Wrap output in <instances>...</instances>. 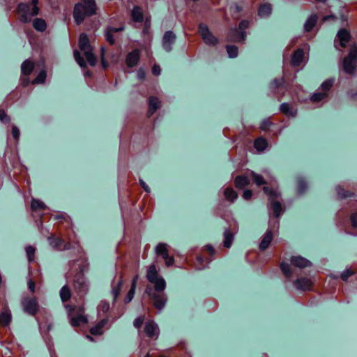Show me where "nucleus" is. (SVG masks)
<instances>
[{
    "mask_svg": "<svg viewBox=\"0 0 357 357\" xmlns=\"http://www.w3.org/2000/svg\"><path fill=\"white\" fill-rule=\"evenodd\" d=\"M148 280L154 284L153 289L148 286L146 288V294L153 301L154 306L159 311L165 306L167 298L164 294H161L166 287V282L162 277L159 276L154 264L151 265L147 271Z\"/></svg>",
    "mask_w": 357,
    "mask_h": 357,
    "instance_id": "nucleus-1",
    "label": "nucleus"
},
{
    "mask_svg": "<svg viewBox=\"0 0 357 357\" xmlns=\"http://www.w3.org/2000/svg\"><path fill=\"white\" fill-rule=\"evenodd\" d=\"M96 3L95 0H83L75 4L73 10V17L77 24L83 22L85 17L96 13Z\"/></svg>",
    "mask_w": 357,
    "mask_h": 357,
    "instance_id": "nucleus-2",
    "label": "nucleus"
},
{
    "mask_svg": "<svg viewBox=\"0 0 357 357\" xmlns=\"http://www.w3.org/2000/svg\"><path fill=\"white\" fill-rule=\"evenodd\" d=\"M38 0H32L29 3H21L18 5L17 13L21 22L24 23L30 22L33 17L38 14Z\"/></svg>",
    "mask_w": 357,
    "mask_h": 357,
    "instance_id": "nucleus-3",
    "label": "nucleus"
},
{
    "mask_svg": "<svg viewBox=\"0 0 357 357\" xmlns=\"http://www.w3.org/2000/svg\"><path fill=\"white\" fill-rule=\"evenodd\" d=\"M79 47L87 59L89 63L94 66L96 64V58L92 52V48L89 45V38L86 33H82L79 39Z\"/></svg>",
    "mask_w": 357,
    "mask_h": 357,
    "instance_id": "nucleus-4",
    "label": "nucleus"
},
{
    "mask_svg": "<svg viewBox=\"0 0 357 357\" xmlns=\"http://www.w3.org/2000/svg\"><path fill=\"white\" fill-rule=\"evenodd\" d=\"M248 21H241L239 24L238 29L234 28L230 30L228 36L229 40L234 42L244 41L246 37V33L245 30L248 27Z\"/></svg>",
    "mask_w": 357,
    "mask_h": 357,
    "instance_id": "nucleus-5",
    "label": "nucleus"
},
{
    "mask_svg": "<svg viewBox=\"0 0 357 357\" xmlns=\"http://www.w3.org/2000/svg\"><path fill=\"white\" fill-rule=\"evenodd\" d=\"M264 191L268 195L269 200L272 202V209L274 215L276 219L278 218L282 213V208L280 203L275 200L280 195V192L276 190H269L268 187H264Z\"/></svg>",
    "mask_w": 357,
    "mask_h": 357,
    "instance_id": "nucleus-6",
    "label": "nucleus"
},
{
    "mask_svg": "<svg viewBox=\"0 0 357 357\" xmlns=\"http://www.w3.org/2000/svg\"><path fill=\"white\" fill-rule=\"evenodd\" d=\"M343 69L347 74H353L357 70V50L352 49L343 60Z\"/></svg>",
    "mask_w": 357,
    "mask_h": 357,
    "instance_id": "nucleus-7",
    "label": "nucleus"
},
{
    "mask_svg": "<svg viewBox=\"0 0 357 357\" xmlns=\"http://www.w3.org/2000/svg\"><path fill=\"white\" fill-rule=\"evenodd\" d=\"M199 33L206 45H215L217 43L218 39L212 34L206 24H199Z\"/></svg>",
    "mask_w": 357,
    "mask_h": 357,
    "instance_id": "nucleus-8",
    "label": "nucleus"
},
{
    "mask_svg": "<svg viewBox=\"0 0 357 357\" xmlns=\"http://www.w3.org/2000/svg\"><path fill=\"white\" fill-rule=\"evenodd\" d=\"M279 222L278 220H271L269 222V229L266 231V234H264L260 244H259V248L261 250H266L271 241L273 238V234L271 229H273L275 227H278Z\"/></svg>",
    "mask_w": 357,
    "mask_h": 357,
    "instance_id": "nucleus-9",
    "label": "nucleus"
},
{
    "mask_svg": "<svg viewBox=\"0 0 357 357\" xmlns=\"http://www.w3.org/2000/svg\"><path fill=\"white\" fill-rule=\"evenodd\" d=\"M155 252L158 255H160L162 257L167 266L173 265L174 259L172 257L169 256L167 244L159 243L155 248Z\"/></svg>",
    "mask_w": 357,
    "mask_h": 357,
    "instance_id": "nucleus-10",
    "label": "nucleus"
},
{
    "mask_svg": "<svg viewBox=\"0 0 357 357\" xmlns=\"http://www.w3.org/2000/svg\"><path fill=\"white\" fill-rule=\"evenodd\" d=\"M176 40V35L172 31H167L165 33L162 45L163 49L167 52H169L172 50V45Z\"/></svg>",
    "mask_w": 357,
    "mask_h": 357,
    "instance_id": "nucleus-11",
    "label": "nucleus"
},
{
    "mask_svg": "<svg viewBox=\"0 0 357 357\" xmlns=\"http://www.w3.org/2000/svg\"><path fill=\"white\" fill-rule=\"evenodd\" d=\"M33 69V63L29 61H24L21 66L22 73L24 76L22 79V83L24 86L27 85L29 83V79L27 76L32 72Z\"/></svg>",
    "mask_w": 357,
    "mask_h": 357,
    "instance_id": "nucleus-12",
    "label": "nucleus"
},
{
    "mask_svg": "<svg viewBox=\"0 0 357 357\" xmlns=\"http://www.w3.org/2000/svg\"><path fill=\"white\" fill-rule=\"evenodd\" d=\"M22 303L26 312L31 315L35 314L38 309V303L35 298H26L23 299Z\"/></svg>",
    "mask_w": 357,
    "mask_h": 357,
    "instance_id": "nucleus-13",
    "label": "nucleus"
},
{
    "mask_svg": "<svg viewBox=\"0 0 357 357\" xmlns=\"http://www.w3.org/2000/svg\"><path fill=\"white\" fill-rule=\"evenodd\" d=\"M349 39V33L346 29H342L337 33V36L335 40V45L337 47V43H339L342 47H346Z\"/></svg>",
    "mask_w": 357,
    "mask_h": 357,
    "instance_id": "nucleus-14",
    "label": "nucleus"
},
{
    "mask_svg": "<svg viewBox=\"0 0 357 357\" xmlns=\"http://www.w3.org/2000/svg\"><path fill=\"white\" fill-rule=\"evenodd\" d=\"M145 333L149 337L157 338L159 335L158 325L153 321H149L145 324Z\"/></svg>",
    "mask_w": 357,
    "mask_h": 357,
    "instance_id": "nucleus-15",
    "label": "nucleus"
},
{
    "mask_svg": "<svg viewBox=\"0 0 357 357\" xmlns=\"http://www.w3.org/2000/svg\"><path fill=\"white\" fill-rule=\"evenodd\" d=\"M140 52L138 50H134L130 52L126 59L128 67L132 68L138 63Z\"/></svg>",
    "mask_w": 357,
    "mask_h": 357,
    "instance_id": "nucleus-16",
    "label": "nucleus"
},
{
    "mask_svg": "<svg viewBox=\"0 0 357 357\" xmlns=\"http://www.w3.org/2000/svg\"><path fill=\"white\" fill-rule=\"evenodd\" d=\"M48 241L50 245L53 248L56 250H62L70 248V245L69 244H65L61 238H54L53 237H50L48 238Z\"/></svg>",
    "mask_w": 357,
    "mask_h": 357,
    "instance_id": "nucleus-17",
    "label": "nucleus"
},
{
    "mask_svg": "<svg viewBox=\"0 0 357 357\" xmlns=\"http://www.w3.org/2000/svg\"><path fill=\"white\" fill-rule=\"evenodd\" d=\"M291 263L294 266L298 268H305L311 265V262L309 260L301 256L292 257Z\"/></svg>",
    "mask_w": 357,
    "mask_h": 357,
    "instance_id": "nucleus-18",
    "label": "nucleus"
},
{
    "mask_svg": "<svg viewBox=\"0 0 357 357\" xmlns=\"http://www.w3.org/2000/svg\"><path fill=\"white\" fill-rule=\"evenodd\" d=\"M123 29H124V27L122 26H119L118 28H115V27H112V26L107 27L105 31V36L106 40L108 43H109L110 44H114V38L113 36V33L119 32V31H121Z\"/></svg>",
    "mask_w": 357,
    "mask_h": 357,
    "instance_id": "nucleus-19",
    "label": "nucleus"
},
{
    "mask_svg": "<svg viewBox=\"0 0 357 357\" xmlns=\"http://www.w3.org/2000/svg\"><path fill=\"white\" fill-rule=\"evenodd\" d=\"M303 51L301 49L296 50L291 58V64L294 66H300L303 61Z\"/></svg>",
    "mask_w": 357,
    "mask_h": 357,
    "instance_id": "nucleus-20",
    "label": "nucleus"
},
{
    "mask_svg": "<svg viewBox=\"0 0 357 357\" xmlns=\"http://www.w3.org/2000/svg\"><path fill=\"white\" fill-rule=\"evenodd\" d=\"M160 102L156 97H150L149 100V111L148 114L149 116L152 115L157 109L160 107Z\"/></svg>",
    "mask_w": 357,
    "mask_h": 357,
    "instance_id": "nucleus-21",
    "label": "nucleus"
},
{
    "mask_svg": "<svg viewBox=\"0 0 357 357\" xmlns=\"http://www.w3.org/2000/svg\"><path fill=\"white\" fill-rule=\"evenodd\" d=\"M295 284L297 289L305 291L310 289L311 286V281L307 278H301L298 279L295 282Z\"/></svg>",
    "mask_w": 357,
    "mask_h": 357,
    "instance_id": "nucleus-22",
    "label": "nucleus"
},
{
    "mask_svg": "<svg viewBox=\"0 0 357 357\" xmlns=\"http://www.w3.org/2000/svg\"><path fill=\"white\" fill-rule=\"evenodd\" d=\"M107 323V319H103L100 321H99L95 326L92 327L90 330V332L92 335H101L102 333V328Z\"/></svg>",
    "mask_w": 357,
    "mask_h": 357,
    "instance_id": "nucleus-23",
    "label": "nucleus"
},
{
    "mask_svg": "<svg viewBox=\"0 0 357 357\" xmlns=\"http://www.w3.org/2000/svg\"><path fill=\"white\" fill-rule=\"evenodd\" d=\"M123 284L122 278H121L116 282L114 281L112 283V294L115 301L120 294L121 286Z\"/></svg>",
    "mask_w": 357,
    "mask_h": 357,
    "instance_id": "nucleus-24",
    "label": "nucleus"
},
{
    "mask_svg": "<svg viewBox=\"0 0 357 357\" xmlns=\"http://www.w3.org/2000/svg\"><path fill=\"white\" fill-rule=\"evenodd\" d=\"M138 278H139L138 275H137L133 278L131 287H130L127 296L125 298L126 303H130L132 300L134 295H135V288H136L137 282L138 280Z\"/></svg>",
    "mask_w": 357,
    "mask_h": 357,
    "instance_id": "nucleus-25",
    "label": "nucleus"
},
{
    "mask_svg": "<svg viewBox=\"0 0 357 357\" xmlns=\"http://www.w3.org/2000/svg\"><path fill=\"white\" fill-rule=\"evenodd\" d=\"M131 17L133 21L141 22L143 21V13L142 11V9L138 7L135 6L133 8L132 12H131Z\"/></svg>",
    "mask_w": 357,
    "mask_h": 357,
    "instance_id": "nucleus-26",
    "label": "nucleus"
},
{
    "mask_svg": "<svg viewBox=\"0 0 357 357\" xmlns=\"http://www.w3.org/2000/svg\"><path fill=\"white\" fill-rule=\"evenodd\" d=\"M317 20V15H311L307 20H306L304 24V29L305 31H310L312 29V28L316 24Z\"/></svg>",
    "mask_w": 357,
    "mask_h": 357,
    "instance_id": "nucleus-27",
    "label": "nucleus"
},
{
    "mask_svg": "<svg viewBox=\"0 0 357 357\" xmlns=\"http://www.w3.org/2000/svg\"><path fill=\"white\" fill-rule=\"evenodd\" d=\"M271 10L272 8L271 4L264 3L259 7L258 13L261 17H266L271 13Z\"/></svg>",
    "mask_w": 357,
    "mask_h": 357,
    "instance_id": "nucleus-28",
    "label": "nucleus"
},
{
    "mask_svg": "<svg viewBox=\"0 0 357 357\" xmlns=\"http://www.w3.org/2000/svg\"><path fill=\"white\" fill-rule=\"evenodd\" d=\"M234 241V234L229 229L224 232V246L227 248L231 247Z\"/></svg>",
    "mask_w": 357,
    "mask_h": 357,
    "instance_id": "nucleus-29",
    "label": "nucleus"
},
{
    "mask_svg": "<svg viewBox=\"0 0 357 357\" xmlns=\"http://www.w3.org/2000/svg\"><path fill=\"white\" fill-rule=\"evenodd\" d=\"M249 183L248 178L244 176H238L235 179V185L238 188H243L248 185Z\"/></svg>",
    "mask_w": 357,
    "mask_h": 357,
    "instance_id": "nucleus-30",
    "label": "nucleus"
},
{
    "mask_svg": "<svg viewBox=\"0 0 357 357\" xmlns=\"http://www.w3.org/2000/svg\"><path fill=\"white\" fill-rule=\"evenodd\" d=\"M280 110L284 114L290 116H295L296 114V112L288 103H282L280 105Z\"/></svg>",
    "mask_w": 357,
    "mask_h": 357,
    "instance_id": "nucleus-31",
    "label": "nucleus"
},
{
    "mask_svg": "<svg viewBox=\"0 0 357 357\" xmlns=\"http://www.w3.org/2000/svg\"><path fill=\"white\" fill-rule=\"evenodd\" d=\"M87 322V319L84 315H78L75 317L70 318V324L73 326H78L82 324H85Z\"/></svg>",
    "mask_w": 357,
    "mask_h": 357,
    "instance_id": "nucleus-32",
    "label": "nucleus"
},
{
    "mask_svg": "<svg viewBox=\"0 0 357 357\" xmlns=\"http://www.w3.org/2000/svg\"><path fill=\"white\" fill-rule=\"evenodd\" d=\"M34 29L38 31H43L46 29V23L44 20L40 18L36 19L33 22Z\"/></svg>",
    "mask_w": 357,
    "mask_h": 357,
    "instance_id": "nucleus-33",
    "label": "nucleus"
},
{
    "mask_svg": "<svg viewBox=\"0 0 357 357\" xmlns=\"http://www.w3.org/2000/svg\"><path fill=\"white\" fill-rule=\"evenodd\" d=\"M225 198L231 202H234L237 198V193L230 188H227L224 191Z\"/></svg>",
    "mask_w": 357,
    "mask_h": 357,
    "instance_id": "nucleus-34",
    "label": "nucleus"
},
{
    "mask_svg": "<svg viewBox=\"0 0 357 357\" xmlns=\"http://www.w3.org/2000/svg\"><path fill=\"white\" fill-rule=\"evenodd\" d=\"M333 82H334V80L333 79H329L324 81L321 84L319 90L322 93H326V96H328V92L330 90V89L331 88V86H333Z\"/></svg>",
    "mask_w": 357,
    "mask_h": 357,
    "instance_id": "nucleus-35",
    "label": "nucleus"
},
{
    "mask_svg": "<svg viewBox=\"0 0 357 357\" xmlns=\"http://www.w3.org/2000/svg\"><path fill=\"white\" fill-rule=\"evenodd\" d=\"M254 146L258 151H263L267 146V142L264 139L259 138L255 141Z\"/></svg>",
    "mask_w": 357,
    "mask_h": 357,
    "instance_id": "nucleus-36",
    "label": "nucleus"
},
{
    "mask_svg": "<svg viewBox=\"0 0 357 357\" xmlns=\"http://www.w3.org/2000/svg\"><path fill=\"white\" fill-rule=\"evenodd\" d=\"M11 321V314L8 311L3 312L0 315V321L2 325L8 326Z\"/></svg>",
    "mask_w": 357,
    "mask_h": 357,
    "instance_id": "nucleus-37",
    "label": "nucleus"
},
{
    "mask_svg": "<svg viewBox=\"0 0 357 357\" xmlns=\"http://www.w3.org/2000/svg\"><path fill=\"white\" fill-rule=\"evenodd\" d=\"M327 98L326 93H322L321 91L315 92L310 98L312 102H318Z\"/></svg>",
    "mask_w": 357,
    "mask_h": 357,
    "instance_id": "nucleus-38",
    "label": "nucleus"
},
{
    "mask_svg": "<svg viewBox=\"0 0 357 357\" xmlns=\"http://www.w3.org/2000/svg\"><path fill=\"white\" fill-rule=\"evenodd\" d=\"M60 296L63 302H66L70 298V291L67 286H63L60 290Z\"/></svg>",
    "mask_w": 357,
    "mask_h": 357,
    "instance_id": "nucleus-39",
    "label": "nucleus"
},
{
    "mask_svg": "<svg viewBox=\"0 0 357 357\" xmlns=\"http://www.w3.org/2000/svg\"><path fill=\"white\" fill-rule=\"evenodd\" d=\"M47 77L46 71L42 70L37 75V77L32 81V84H42L45 82Z\"/></svg>",
    "mask_w": 357,
    "mask_h": 357,
    "instance_id": "nucleus-40",
    "label": "nucleus"
},
{
    "mask_svg": "<svg viewBox=\"0 0 357 357\" xmlns=\"http://www.w3.org/2000/svg\"><path fill=\"white\" fill-rule=\"evenodd\" d=\"M109 309V304L106 301H101L98 306V314L100 316L101 313H106Z\"/></svg>",
    "mask_w": 357,
    "mask_h": 357,
    "instance_id": "nucleus-41",
    "label": "nucleus"
},
{
    "mask_svg": "<svg viewBox=\"0 0 357 357\" xmlns=\"http://www.w3.org/2000/svg\"><path fill=\"white\" fill-rule=\"evenodd\" d=\"M227 52L230 58H236L238 56V47L235 45H227Z\"/></svg>",
    "mask_w": 357,
    "mask_h": 357,
    "instance_id": "nucleus-42",
    "label": "nucleus"
},
{
    "mask_svg": "<svg viewBox=\"0 0 357 357\" xmlns=\"http://www.w3.org/2000/svg\"><path fill=\"white\" fill-rule=\"evenodd\" d=\"M250 174L253 178L254 182L256 183V185H261L262 184L266 183V182L265 181V180L264 179V178L261 176L255 173L254 172H251Z\"/></svg>",
    "mask_w": 357,
    "mask_h": 357,
    "instance_id": "nucleus-43",
    "label": "nucleus"
},
{
    "mask_svg": "<svg viewBox=\"0 0 357 357\" xmlns=\"http://www.w3.org/2000/svg\"><path fill=\"white\" fill-rule=\"evenodd\" d=\"M280 268L286 277L289 278L291 275V269L289 264L282 262L280 264Z\"/></svg>",
    "mask_w": 357,
    "mask_h": 357,
    "instance_id": "nucleus-44",
    "label": "nucleus"
},
{
    "mask_svg": "<svg viewBox=\"0 0 357 357\" xmlns=\"http://www.w3.org/2000/svg\"><path fill=\"white\" fill-rule=\"evenodd\" d=\"M26 253L29 262L34 261L35 248L31 245L26 247Z\"/></svg>",
    "mask_w": 357,
    "mask_h": 357,
    "instance_id": "nucleus-45",
    "label": "nucleus"
},
{
    "mask_svg": "<svg viewBox=\"0 0 357 357\" xmlns=\"http://www.w3.org/2000/svg\"><path fill=\"white\" fill-rule=\"evenodd\" d=\"M31 208L34 211L38 209H45V205L40 200L33 199L31 202Z\"/></svg>",
    "mask_w": 357,
    "mask_h": 357,
    "instance_id": "nucleus-46",
    "label": "nucleus"
},
{
    "mask_svg": "<svg viewBox=\"0 0 357 357\" xmlns=\"http://www.w3.org/2000/svg\"><path fill=\"white\" fill-rule=\"evenodd\" d=\"M74 57L75 61L81 68H83L86 67V63L84 59L80 56V54L77 50L74 51Z\"/></svg>",
    "mask_w": 357,
    "mask_h": 357,
    "instance_id": "nucleus-47",
    "label": "nucleus"
},
{
    "mask_svg": "<svg viewBox=\"0 0 357 357\" xmlns=\"http://www.w3.org/2000/svg\"><path fill=\"white\" fill-rule=\"evenodd\" d=\"M307 187L306 183L303 179H298L297 183V191L298 193L301 194L304 192Z\"/></svg>",
    "mask_w": 357,
    "mask_h": 357,
    "instance_id": "nucleus-48",
    "label": "nucleus"
},
{
    "mask_svg": "<svg viewBox=\"0 0 357 357\" xmlns=\"http://www.w3.org/2000/svg\"><path fill=\"white\" fill-rule=\"evenodd\" d=\"M336 190L338 196L341 198H345L353 195L352 193L344 192V189L340 187H337Z\"/></svg>",
    "mask_w": 357,
    "mask_h": 357,
    "instance_id": "nucleus-49",
    "label": "nucleus"
},
{
    "mask_svg": "<svg viewBox=\"0 0 357 357\" xmlns=\"http://www.w3.org/2000/svg\"><path fill=\"white\" fill-rule=\"evenodd\" d=\"M203 262H204L203 257L198 256L197 257V261L195 263V267L197 270H202L206 267V266L202 264Z\"/></svg>",
    "mask_w": 357,
    "mask_h": 357,
    "instance_id": "nucleus-50",
    "label": "nucleus"
},
{
    "mask_svg": "<svg viewBox=\"0 0 357 357\" xmlns=\"http://www.w3.org/2000/svg\"><path fill=\"white\" fill-rule=\"evenodd\" d=\"M20 135V130L18 129V128L15 126H13L12 128V135L16 141H17L19 139Z\"/></svg>",
    "mask_w": 357,
    "mask_h": 357,
    "instance_id": "nucleus-51",
    "label": "nucleus"
},
{
    "mask_svg": "<svg viewBox=\"0 0 357 357\" xmlns=\"http://www.w3.org/2000/svg\"><path fill=\"white\" fill-rule=\"evenodd\" d=\"M354 274V272L349 269L344 271L341 274V278L343 280L346 281L348 278Z\"/></svg>",
    "mask_w": 357,
    "mask_h": 357,
    "instance_id": "nucleus-52",
    "label": "nucleus"
},
{
    "mask_svg": "<svg viewBox=\"0 0 357 357\" xmlns=\"http://www.w3.org/2000/svg\"><path fill=\"white\" fill-rule=\"evenodd\" d=\"M0 121L2 123H8L10 121L9 117L3 110H0Z\"/></svg>",
    "mask_w": 357,
    "mask_h": 357,
    "instance_id": "nucleus-53",
    "label": "nucleus"
},
{
    "mask_svg": "<svg viewBox=\"0 0 357 357\" xmlns=\"http://www.w3.org/2000/svg\"><path fill=\"white\" fill-rule=\"evenodd\" d=\"M144 322V319L141 317H137L134 321V326L137 328H139Z\"/></svg>",
    "mask_w": 357,
    "mask_h": 357,
    "instance_id": "nucleus-54",
    "label": "nucleus"
},
{
    "mask_svg": "<svg viewBox=\"0 0 357 357\" xmlns=\"http://www.w3.org/2000/svg\"><path fill=\"white\" fill-rule=\"evenodd\" d=\"M351 221L354 227H357V211L351 215Z\"/></svg>",
    "mask_w": 357,
    "mask_h": 357,
    "instance_id": "nucleus-55",
    "label": "nucleus"
},
{
    "mask_svg": "<svg viewBox=\"0 0 357 357\" xmlns=\"http://www.w3.org/2000/svg\"><path fill=\"white\" fill-rule=\"evenodd\" d=\"M252 192L250 190H245L243 193V197L245 200H248L251 198Z\"/></svg>",
    "mask_w": 357,
    "mask_h": 357,
    "instance_id": "nucleus-56",
    "label": "nucleus"
},
{
    "mask_svg": "<svg viewBox=\"0 0 357 357\" xmlns=\"http://www.w3.org/2000/svg\"><path fill=\"white\" fill-rule=\"evenodd\" d=\"M283 82V79H274L273 82L271 83V86L272 88H276V87H278L279 86H280Z\"/></svg>",
    "mask_w": 357,
    "mask_h": 357,
    "instance_id": "nucleus-57",
    "label": "nucleus"
},
{
    "mask_svg": "<svg viewBox=\"0 0 357 357\" xmlns=\"http://www.w3.org/2000/svg\"><path fill=\"white\" fill-rule=\"evenodd\" d=\"M152 73L154 75H159L160 74V66L155 64L152 68Z\"/></svg>",
    "mask_w": 357,
    "mask_h": 357,
    "instance_id": "nucleus-58",
    "label": "nucleus"
},
{
    "mask_svg": "<svg viewBox=\"0 0 357 357\" xmlns=\"http://www.w3.org/2000/svg\"><path fill=\"white\" fill-rule=\"evenodd\" d=\"M137 77L139 79H143L145 77V72L143 69L140 68L137 72Z\"/></svg>",
    "mask_w": 357,
    "mask_h": 357,
    "instance_id": "nucleus-59",
    "label": "nucleus"
},
{
    "mask_svg": "<svg viewBox=\"0 0 357 357\" xmlns=\"http://www.w3.org/2000/svg\"><path fill=\"white\" fill-rule=\"evenodd\" d=\"M105 48L103 47H101V61H102V65L103 68L107 67V64L104 59V54H105Z\"/></svg>",
    "mask_w": 357,
    "mask_h": 357,
    "instance_id": "nucleus-60",
    "label": "nucleus"
},
{
    "mask_svg": "<svg viewBox=\"0 0 357 357\" xmlns=\"http://www.w3.org/2000/svg\"><path fill=\"white\" fill-rule=\"evenodd\" d=\"M271 125V122L268 120H264L262 121L261 124V128L262 130H266L268 128V127L270 126Z\"/></svg>",
    "mask_w": 357,
    "mask_h": 357,
    "instance_id": "nucleus-61",
    "label": "nucleus"
},
{
    "mask_svg": "<svg viewBox=\"0 0 357 357\" xmlns=\"http://www.w3.org/2000/svg\"><path fill=\"white\" fill-rule=\"evenodd\" d=\"M139 183H140L141 186L144 188V190L146 192H150V189H149L148 185L143 180L140 179Z\"/></svg>",
    "mask_w": 357,
    "mask_h": 357,
    "instance_id": "nucleus-62",
    "label": "nucleus"
},
{
    "mask_svg": "<svg viewBox=\"0 0 357 357\" xmlns=\"http://www.w3.org/2000/svg\"><path fill=\"white\" fill-rule=\"evenodd\" d=\"M28 286H29V289L31 291H34L35 290V283L33 280H30L29 282H28Z\"/></svg>",
    "mask_w": 357,
    "mask_h": 357,
    "instance_id": "nucleus-63",
    "label": "nucleus"
},
{
    "mask_svg": "<svg viewBox=\"0 0 357 357\" xmlns=\"http://www.w3.org/2000/svg\"><path fill=\"white\" fill-rule=\"evenodd\" d=\"M206 249L207 250V251L209 252V253L211 255H213L214 253V249L212 247V245H206Z\"/></svg>",
    "mask_w": 357,
    "mask_h": 357,
    "instance_id": "nucleus-64",
    "label": "nucleus"
}]
</instances>
